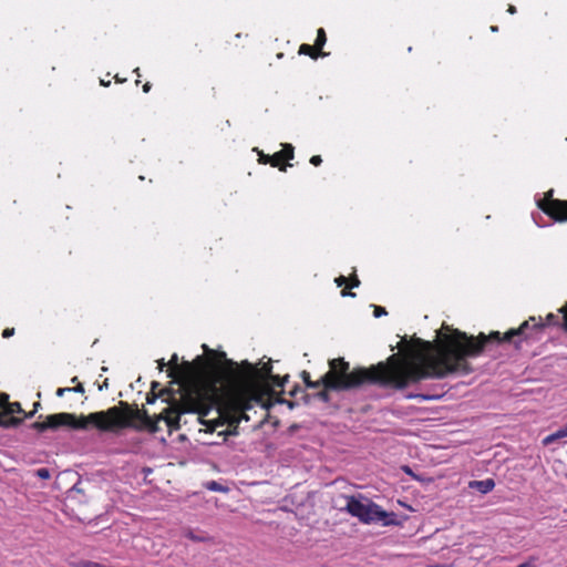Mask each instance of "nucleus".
<instances>
[{
	"label": "nucleus",
	"mask_w": 567,
	"mask_h": 567,
	"mask_svg": "<svg viewBox=\"0 0 567 567\" xmlns=\"http://www.w3.org/2000/svg\"><path fill=\"white\" fill-rule=\"evenodd\" d=\"M443 328L451 333L443 336L435 346L425 342L424 346L429 353L417 362L404 368H390L380 363L369 371L349 372L348 362L342 358L332 359L329 361L330 370L319 381H307V386L317 390L323 385L317 396L321 401L328 402V390H348L363 382L402 390L411 383L425 379L467 375L473 371L467 358L480 355L489 341L499 342L502 340L499 332H492L488 337L480 333L477 338H474L457 329H450L445 326Z\"/></svg>",
	"instance_id": "1"
},
{
	"label": "nucleus",
	"mask_w": 567,
	"mask_h": 567,
	"mask_svg": "<svg viewBox=\"0 0 567 567\" xmlns=\"http://www.w3.org/2000/svg\"><path fill=\"white\" fill-rule=\"evenodd\" d=\"M219 363H205L198 357L197 361L202 364L200 373L205 374L213 388L224 386L228 391V404L230 410L237 416V421H249L248 411L259 405L264 408L262 392L268 388H284L288 382L289 375L280 378L272 374L270 361L262 364L260 369L252 365L247 360L241 361L240 365L234 360L227 359L226 353H220Z\"/></svg>",
	"instance_id": "2"
},
{
	"label": "nucleus",
	"mask_w": 567,
	"mask_h": 567,
	"mask_svg": "<svg viewBox=\"0 0 567 567\" xmlns=\"http://www.w3.org/2000/svg\"><path fill=\"white\" fill-rule=\"evenodd\" d=\"M61 426H66L73 430L87 431L96 429L101 433L117 434L124 429L133 427L141 430L148 427L151 431H156L153 422L146 411L136 410L133 413L128 411V404L120 402L118 406H112L106 411L93 412L87 415L76 416L72 413H55L48 415L44 421L34 422L32 427L38 432L47 430H56Z\"/></svg>",
	"instance_id": "3"
},
{
	"label": "nucleus",
	"mask_w": 567,
	"mask_h": 567,
	"mask_svg": "<svg viewBox=\"0 0 567 567\" xmlns=\"http://www.w3.org/2000/svg\"><path fill=\"white\" fill-rule=\"evenodd\" d=\"M344 499L346 505L341 511H346L363 524L381 523L383 526L400 525L395 513L385 512L381 506L370 499L355 496H346Z\"/></svg>",
	"instance_id": "4"
},
{
	"label": "nucleus",
	"mask_w": 567,
	"mask_h": 567,
	"mask_svg": "<svg viewBox=\"0 0 567 567\" xmlns=\"http://www.w3.org/2000/svg\"><path fill=\"white\" fill-rule=\"evenodd\" d=\"M553 193L550 189L545 198L537 199V206L556 221H567V200L554 199Z\"/></svg>",
	"instance_id": "5"
},
{
	"label": "nucleus",
	"mask_w": 567,
	"mask_h": 567,
	"mask_svg": "<svg viewBox=\"0 0 567 567\" xmlns=\"http://www.w3.org/2000/svg\"><path fill=\"white\" fill-rule=\"evenodd\" d=\"M197 411V402H189L184 404L181 409H166L158 415L157 420H164L169 429H179L182 415L187 412H196Z\"/></svg>",
	"instance_id": "6"
},
{
	"label": "nucleus",
	"mask_w": 567,
	"mask_h": 567,
	"mask_svg": "<svg viewBox=\"0 0 567 567\" xmlns=\"http://www.w3.org/2000/svg\"><path fill=\"white\" fill-rule=\"evenodd\" d=\"M443 386H435L432 393H409L405 395L406 399H420L422 401L439 400L443 396Z\"/></svg>",
	"instance_id": "7"
},
{
	"label": "nucleus",
	"mask_w": 567,
	"mask_h": 567,
	"mask_svg": "<svg viewBox=\"0 0 567 567\" xmlns=\"http://www.w3.org/2000/svg\"><path fill=\"white\" fill-rule=\"evenodd\" d=\"M532 321L534 322V327H543V324L536 321L535 317H530L528 320L524 321L518 329H512L506 332L503 340L511 341L513 337L523 334Z\"/></svg>",
	"instance_id": "8"
},
{
	"label": "nucleus",
	"mask_w": 567,
	"mask_h": 567,
	"mask_svg": "<svg viewBox=\"0 0 567 567\" xmlns=\"http://www.w3.org/2000/svg\"><path fill=\"white\" fill-rule=\"evenodd\" d=\"M470 487L478 491L482 494H487L495 487V482L492 478L472 481L470 482Z\"/></svg>",
	"instance_id": "9"
},
{
	"label": "nucleus",
	"mask_w": 567,
	"mask_h": 567,
	"mask_svg": "<svg viewBox=\"0 0 567 567\" xmlns=\"http://www.w3.org/2000/svg\"><path fill=\"white\" fill-rule=\"evenodd\" d=\"M184 535H185V537H187L188 539H190L195 543H207L210 540V537L208 536V534H206L205 532H202V530H195V529L187 528L184 532Z\"/></svg>",
	"instance_id": "10"
},
{
	"label": "nucleus",
	"mask_w": 567,
	"mask_h": 567,
	"mask_svg": "<svg viewBox=\"0 0 567 567\" xmlns=\"http://www.w3.org/2000/svg\"><path fill=\"white\" fill-rule=\"evenodd\" d=\"M567 437V423L557 430L556 432L551 433L550 435L546 436L543 441L544 445H549L554 443L555 441L559 439Z\"/></svg>",
	"instance_id": "11"
},
{
	"label": "nucleus",
	"mask_w": 567,
	"mask_h": 567,
	"mask_svg": "<svg viewBox=\"0 0 567 567\" xmlns=\"http://www.w3.org/2000/svg\"><path fill=\"white\" fill-rule=\"evenodd\" d=\"M205 487L212 492L227 493L229 488L217 481H209L205 483Z\"/></svg>",
	"instance_id": "12"
},
{
	"label": "nucleus",
	"mask_w": 567,
	"mask_h": 567,
	"mask_svg": "<svg viewBox=\"0 0 567 567\" xmlns=\"http://www.w3.org/2000/svg\"><path fill=\"white\" fill-rule=\"evenodd\" d=\"M22 423L21 419H12L8 422L3 421V417L0 416V427L9 429V427H17Z\"/></svg>",
	"instance_id": "13"
},
{
	"label": "nucleus",
	"mask_w": 567,
	"mask_h": 567,
	"mask_svg": "<svg viewBox=\"0 0 567 567\" xmlns=\"http://www.w3.org/2000/svg\"><path fill=\"white\" fill-rule=\"evenodd\" d=\"M327 41L326 32L322 28L317 31L316 47L322 48Z\"/></svg>",
	"instance_id": "14"
},
{
	"label": "nucleus",
	"mask_w": 567,
	"mask_h": 567,
	"mask_svg": "<svg viewBox=\"0 0 567 567\" xmlns=\"http://www.w3.org/2000/svg\"><path fill=\"white\" fill-rule=\"evenodd\" d=\"M299 53L300 54H308L310 55L311 58L316 59L318 55L315 53L313 51V47L309 45V44H302L299 49Z\"/></svg>",
	"instance_id": "15"
},
{
	"label": "nucleus",
	"mask_w": 567,
	"mask_h": 567,
	"mask_svg": "<svg viewBox=\"0 0 567 567\" xmlns=\"http://www.w3.org/2000/svg\"><path fill=\"white\" fill-rule=\"evenodd\" d=\"M34 474L37 477H39L41 480H49L51 477V473H50L49 468H47V467H41V468L35 470Z\"/></svg>",
	"instance_id": "16"
},
{
	"label": "nucleus",
	"mask_w": 567,
	"mask_h": 567,
	"mask_svg": "<svg viewBox=\"0 0 567 567\" xmlns=\"http://www.w3.org/2000/svg\"><path fill=\"white\" fill-rule=\"evenodd\" d=\"M280 153L284 154V158L291 159L293 158V146L291 144H285Z\"/></svg>",
	"instance_id": "17"
},
{
	"label": "nucleus",
	"mask_w": 567,
	"mask_h": 567,
	"mask_svg": "<svg viewBox=\"0 0 567 567\" xmlns=\"http://www.w3.org/2000/svg\"><path fill=\"white\" fill-rule=\"evenodd\" d=\"M558 323V317L554 313H548L546 317V324L547 326H555Z\"/></svg>",
	"instance_id": "18"
},
{
	"label": "nucleus",
	"mask_w": 567,
	"mask_h": 567,
	"mask_svg": "<svg viewBox=\"0 0 567 567\" xmlns=\"http://www.w3.org/2000/svg\"><path fill=\"white\" fill-rule=\"evenodd\" d=\"M373 307H374L373 315L375 318H380L381 316H385L388 313L385 308H383L381 306H373Z\"/></svg>",
	"instance_id": "19"
},
{
	"label": "nucleus",
	"mask_w": 567,
	"mask_h": 567,
	"mask_svg": "<svg viewBox=\"0 0 567 567\" xmlns=\"http://www.w3.org/2000/svg\"><path fill=\"white\" fill-rule=\"evenodd\" d=\"M281 159H284V154L278 152L270 158V163L272 166H277Z\"/></svg>",
	"instance_id": "20"
},
{
	"label": "nucleus",
	"mask_w": 567,
	"mask_h": 567,
	"mask_svg": "<svg viewBox=\"0 0 567 567\" xmlns=\"http://www.w3.org/2000/svg\"><path fill=\"white\" fill-rule=\"evenodd\" d=\"M82 567H106V566L101 565L95 561H84V563H82Z\"/></svg>",
	"instance_id": "21"
},
{
	"label": "nucleus",
	"mask_w": 567,
	"mask_h": 567,
	"mask_svg": "<svg viewBox=\"0 0 567 567\" xmlns=\"http://www.w3.org/2000/svg\"><path fill=\"white\" fill-rule=\"evenodd\" d=\"M310 163L315 166H319L322 163V159L319 155H315L310 158Z\"/></svg>",
	"instance_id": "22"
},
{
	"label": "nucleus",
	"mask_w": 567,
	"mask_h": 567,
	"mask_svg": "<svg viewBox=\"0 0 567 567\" xmlns=\"http://www.w3.org/2000/svg\"><path fill=\"white\" fill-rule=\"evenodd\" d=\"M13 333H14V329L13 328H7L2 332V337L3 338H9V337L13 336Z\"/></svg>",
	"instance_id": "23"
},
{
	"label": "nucleus",
	"mask_w": 567,
	"mask_h": 567,
	"mask_svg": "<svg viewBox=\"0 0 567 567\" xmlns=\"http://www.w3.org/2000/svg\"><path fill=\"white\" fill-rule=\"evenodd\" d=\"M71 390H72L71 388H59L56 390V395L62 396L65 392H71Z\"/></svg>",
	"instance_id": "24"
},
{
	"label": "nucleus",
	"mask_w": 567,
	"mask_h": 567,
	"mask_svg": "<svg viewBox=\"0 0 567 567\" xmlns=\"http://www.w3.org/2000/svg\"><path fill=\"white\" fill-rule=\"evenodd\" d=\"M346 281H347V278H346L344 276H340V277H338V278L336 279V282H337V285H338L339 287H340V286H342V285H344V284H346Z\"/></svg>",
	"instance_id": "25"
},
{
	"label": "nucleus",
	"mask_w": 567,
	"mask_h": 567,
	"mask_svg": "<svg viewBox=\"0 0 567 567\" xmlns=\"http://www.w3.org/2000/svg\"><path fill=\"white\" fill-rule=\"evenodd\" d=\"M71 389H72L71 391H74V392H78V393H83L84 392V388L80 383L76 386L71 388Z\"/></svg>",
	"instance_id": "26"
},
{
	"label": "nucleus",
	"mask_w": 567,
	"mask_h": 567,
	"mask_svg": "<svg viewBox=\"0 0 567 567\" xmlns=\"http://www.w3.org/2000/svg\"><path fill=\"white\" fill-rule=\"evenodd\" d=\"M303 381L307 383V381H310V374L307 371H302L301 373Z\"/></svg>",
	"instance_id": "27"
},
{
	"label": "nucleus",
	"mask_w": 567,
	"mask_h": 567,
	"mask_svg": "<svg viewBox=\"0 0 567 567\" xmlns=\"http://www.w3.org/2000/svg\"><path fill=\"white\" fill-rule=\"evenodd\" d=\"M177 360H178L177 355L174 354L172 360L169 361V364L177 368Z\"/></svg>",
	"instance_id": "28"
},
{
	"label": "nucleus",
	"mask_w": 567,
	"mask_h": 567,
	"mask_svg": "<svg viewBox=\"0 0 567 567\" xmlns=\"http://www.w3.org/2000/svg\"><path fill=\"white\" fill-rule=\"evenodd\" d=\"M518 567H536V565L533 561H526L520 564Z\"/></svg>",
	"instance_id": "29"
},
{
	"label": "nucleus",
	"mask_w": 567,
	"mask_h": 567,
	"mask_svg": "<svg viewBox=\"0 0 567 567\" xmlns=\"http://www.w3.org/2000/svg\"><path fill=\"white\" fill-rule=\"evenodd\" d=\"M260 156H261L260 162H262V163H268V162H270V158H271L270 156H268V155H264V154H261Z\"/></svg>",
	"instance_id": "30"
},
{
	"label": "nucleus",
	"mask_w": 567,
	"mask_h": 567,
	"mask_svg": "<svg viewBox=\"0 0 567 567\" xmlns=\"http://www.w3.org/2000/svg\"><path fill=\"white\" fill-rule=\"evenodd\" d=\"M157 363H158V369L162 371L163 368L166 365V363L164 362V359H161V360H157Z\"/></svg>",
	"instance_id": "31"
},
{
	"label": "nucleus",
	"mask_w": 567,
	"mask_h": 567,
	"mask_svg": "<svg viewBox=\"0 0 567 567\" xmlns=\"http://www.w3.org/2000/svg\"><path fill=\"white\" fill-rule=\"evenodd\" d=\"M563 320H564V329L567 331V312H565V311H564Z\"/></svg>",
	"instance_id": "32"
},
{
	"label": "nucleus",
	"mask_w": 567,
	"mask_h": 567,
	"mask_svg": "<svg viewBox=\"0 0 567 567\" xmlns=\"http://www.w3.org/2000/svg\"><path fill=\"white\" fill-rule=\"evenodd\" d=\"M507 11H508L509 13L514 14V13L516 12V7H515V6H513V4H509V7H508Z\"/></svg>",
	"instance_id": "33"
},
{
	"label": "nucleus",
	"mask_w": 567,
	"mask_h": 567,
	"mask_svg": "<svg viewBox=\"0 0 567 567\" xmlns=\"http://www.w3.org/2000/svg\"><path fill=\"white\" fill-rule=\"evenodd\" d=\"M341 295H342V296H350V297H354V296H355V293L350 292V291H347V290H342V291H341Z\"/></svg>",
	"instance_id": "34"
},
{
	"label": "nucleus",
	"mask_w": 567,
	"mask_h": 567,
	"mask_svg": "<svg viewBox=\"0 0 567 567\" xmlns=\"http://www.w3.org/2000/svg\"><path fill=\"white\" fill-rule=\"evenodd\" d=\"M150 90H151V84L147 82V83H145V84H144V86H143V91H144L145 93H147Z\"/></svg>",
	"instance_id": "35"
},
{
	"label": "nucleus",
	"mask_w": 567,
	"mask_h": 567,
	"mask_svg": "<svg viewBox=\"0 0 567 567\" xmlns=\"http://www.w3.org/2000/svg\"><path fill=\"white\" fill-rule=\"evenodd\" d=\"M360 285V281L358 278L353 279L351 287H358Z\"/></svg>",
	"instance_id": "36"
},
{
	"label": "nucleus",
	"mask_w": 567,
	"mask_h": 567,
	"mask_svg": "<svg viewBox=\"0 0 567 567\" xmlns=\"http://www.w3.org/2000/svg\"><path fill=\"white\" fill-rule=\"evenodd\" d=\"M39 408H40V402H35V403L33 404V411H35V412H37Z\"/></svg>",
	"instance_id": "37"
},
{
	"label": "nucleus",
	"mask_w": 567,
	"mask_h": 567,
	"mask_svg": "<svg viewBox=\"0 0 567 567\" xmlns=\"http://www.w3.org/2000/svg\"><path fill=\"white\" fill-rule=\"evenodd\" d=\"M35 411H31L30 413L25 414V417H32L34 415Z\"/></svg>",
	"instance_id": "38"
},
{
	"label": "nucleus",
	"mask_w": 567,
	"mask_h": 567,
	"mask_svg": "<svg viewBox=\"0 0 567 567\" xmlns=\"http://www.w3.org/2000/svg\"><path fill=\"white\" fill-rule=\"evenodd\" d=\"M491 30H492V32H496L498 30V28L496 25H492Z\"/></svg>",
	"instance_id": "39"
},
{
	"label": "nucleus",
	"mask_w": 567,
	"mask_h": 567,
	"mask_svg": "<svg viewBox=\"0 0 567 567\" xmlns=\"http://www.w3.org/2000/svg\"><path fill=\"white\" fill-rule=\"evenodd\" d=\"M109 84H110V82H107V83H106V81H104V80H101V85H104V86H106V85H109Z\"/></svg>",
	"instance_id": "40"
},
{
	"label": "nucleus",
	"mask_w": 567,
	"mask_h": 567,
	"mask_svg": "<svg viewBox=\"0 0 567 567\" xmlns=\"http://www.w3.org/2000/svg\"><path fill=\"white\" fill-rule=\"evenodd\" d=\"M71 382H72V383L78 382V377L72 378V379H71Z\"/></svg>",
	"instance_id": "41"
},
{
	"label": "nucleus",
	"mask_w": 567,
	"mask_h": 567,
	"mask_svg": "<svg viewBox=\"0 0 567 567\" xmlns=\"http://www.w3.org/2000/svg\"><path fill=\"white\" fill-rule=\"evenodd\" d=\"M154 401H155V399H154V398H153V399L147 398V403H150V404H151V403H153Z\"/></svg>",
	"instance_id": "42"
},
{
	"label": "nucleus",
	"mask_w": 567,
	"mask_h": 567,
	"mask_svg": "<svg viewBox=\"0 0 567 567\" xmlns=\"http://www.w3.org/2000/svg\"><path fill=\"white\" fill-rule=\"evenodd\" d=\"M203 349H204L206 352H208V351H209V349H208V347H207L206 344H203Z\"/></svg>",
	"instance_id": "43"
},
{
	"label": "nucleus",
	"mask_w": 567,
	"mask_h": 567,
	"mask_svg": "<svg viewBox=\"0 0 567 567\" xmlns=\"http://www.w3.org/2000/svg\"><path fill=\"white\" fill-rule=\"evenodd\" d=\"M134 73H136L137 75H140V69H138V68H136V69L134 70Z\"/></svg>",
	"instance_id": "44"
},
{
	"label": "nucleus",
	"mask_w": 567,
	"mask_h": 567,
	"mask_svg": "<svg viewBox=\"0 0 567 567\" xmlns=\"http://www.w3.org/2000/svg\"><path fill=\"white\" fill-rule=\"evenodd\" d=\"M533 218H534V220H535V224H537L538 226H542V225L539 224V221L535 218V216H534Z\"/></svg>",
	"instance_id": "45"
},
{
	"label": "nucleus",
	"mask_w": 567,
	"mask_h": 567,
	"mask_svg": "<svg viewBox=\"0 0 567 567\" xmlns=\"http://www.w3.org/2000/svg\"><path fill=\"white\" fill-rule=\"evenodd\" d=\"M405 472L410 474V473H411V470L406 467V468H405Z\"/></svg>",
	"instance_id": "46"
}]
</instances>
